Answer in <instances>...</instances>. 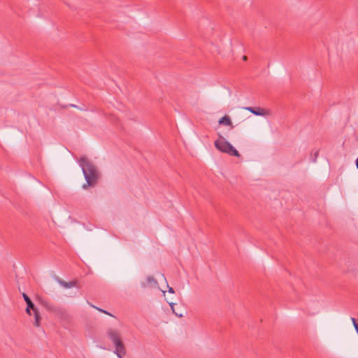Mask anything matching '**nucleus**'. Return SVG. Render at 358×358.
Wrapping results in <instances>:
<instances>
[{
    "label": "nucleus",
    "mask_w": 358,
    "mask_h": 358,
    "mask_svg": "<svg viewBox=\"0 0 358 358\" xmlns=\"http://www.w3.org/2000/svg\"><path fill=\"white\" fill-rule=\"evenodd\" d=\"M78 164L86 180V183L83 185V189L95 186L100 177L96 166L85 157H80Z\"/></svg>",
    "instance_id": "nucleus-1"
},
{
    "label": "nucleus",
    "mask_w": 358,
    "mask_h": 358,
    "mask_svg": "<svg viewBox=\"0 0 358 358\" xmlns=\"http://www.w3.org/2000/svg\"><path fill=\"white\" fill-rule=\"evenodd\" d=\"M219 138L215 141V148L222 152L227 153L231 156L240 157L238 151L221 135L218 134Z\"/></svg>",
    "instance_id": "nucleus-2"
},
{
    "label": "nucleus",
    "mask_w": 358,
    "mask_h": 358,
    "mask_svg": "<svg viewBox=\"0 0 358 358\" xmlns=\"http://www.w3.org/2000/svg\"><path fill=\"white\" fill-rule=\"evenodd\" d=\"M112 343L115 347L114 352L119 358H123L126 355V348L121 337Z\"/></svg>",
    "instance_id": "nucleus-3"
},
{
    "label": "nucleus",
    "mask_w": 358,
    "mask_h": 358,
    "mask_svg": "<svg viewBox=\"0 0 358 358\" xmlns=\"http://www.w3.org/2000/svg\"><path fill=\"white\" fill-rule=\"evenodd\" d=\"M38 301L48 311L52 313H57L59 311L58 307L42 297H38Z\"/></svg>",
    "instance_id": "nucleus-4"
},
{
    "label": "nucleus",
    "mask_w": 358,
    "mask_h": 358,
    "mask_svg": "<svg viewBox=\"0 0 358 358\" xmlns=\"http://www.w3.org/2000/svg\"><path fill=\"white\" fill-rule=\"evenodd\" d=\"M55 280L61 286L64 287V288H71V287H79L78 282L76 280H71L69 282H66L57 276L55 277Z\"/></svg>",
    "instance_id": "nucleus-5"
},
{
    "label": "nucleus",
    "mask_w": 358,
    "mask_h": 358,
    "mask_svg": "<svg viewBox=\"0 0 358 358\" xmlns=\"http://www.w3.org/2000/svg\"><path fill=\"white\" fill-rule=\"evenodd\" d=\"M106 335H107V337L108 338V339L111 342H113L121 337L120 333L117 330L112 329V328H109L106 330Z\"/></svg>",
    "instance_id": "nucleus-6"
},
{
    "label": "nucleus",
    "mask_w": 358,
    "mask_h": 358,
    "mask_svg": "<svg viewBox=\"0 0 358 358\" xmlns=\"http://www.w3.org/2000/svg\"><path fill=\"white\" fill-rule=\"evenodd\" d=\"M22 296L27 303L26 313L28 315H31V309L34 310V309L36 308V307H35V306H34V303L32 302V301L31 300V299L25 293L22 294Z\"/></svg>",
    "instance_id": "nucleus-7"
},
{
    "label": "nucleus",
    "mask_w": 358,
    "mask_h": 358,
    "mask_svg": "<svg viewBox=\"0 0 358 358\" xmlns=\"http://www.w3.org/2000/svg\"><path fill=\"white\" fill-rule=\"evenodd\" d=\"M245 109L256 115H265L267 114L266 111L264 108L260 107H246L245 108Z\"/></svg>",
    "instance_id": "nucleus-8"
},
{
    "label": "nucleus",
    "mask_w": 358,
    "mask_h": 358,
    "mask_svg": "<svg viewBox=\"0 0 358 358\" xmlns=\"http://www.w3.org/2000/svg\"><path fill=\"white\" fill-rule=\"evenodd\" d=\"M218 122L220 124H223L225 126H231V128L234 127V126L232 125L231 120L229 116H228V115H224V117H221L219 120Z\"/></svg>",
    "instance_id": "nucleus-9"
},
{
    "label": "nucleus",
    "mask_w": 358,
    "mask_h": 358,
    "mask_svg": "<svg viewBox=\"0 0 358 358\" xmlns=\"http://www.w3.org/2000/svg\"><path fill=\"white\" fill-rule=\"evenodd\" d=\"M34 311V326L36 327H38L40 326V324H41V317L40 315V313L38 310V308H35L34 310H32Z\"/></svg>",
    "instance_id": "nucleus-10"
},
{
    "label": "nucleus",
    "mask_w": 358,
    "mask_h": 358,
    "mask_svg": "<svg viewBox=\"0 0 358 358\" xmlns=\"http://www.w3.org/2000/svg\"><path fill=\"white\" fill-rule=\"evenodd\" d=\"M146 282L152 287L157 285V281L152 276H148L146 279Z\"/></svg>",
    "instance_id": "nucleus-11"
},
{
    "label": "nucleus",
    "mask_w": 358,
    "mask_h": 358,
    "mask_svg": "<svg viewBox=\"0 0 358 358\" xmlns=\"http://www.w3.org/2000/svg\"><path fill=\"white\" fill-rule=\"evenodd\" d=\"M176 305V303H173V302L169 303V306H170V307H171V310H172L173 313H175V314H176V316H178V317H182V314H178V313L175 311L174 306H175Z\"/></svg>",
    "instance_id": "nucleus-12"
},
{
    "label": "nucleus",
    "mask_w": 358,
    "mask_h": 358,
    "mask_svg": "<svg viewBox=\"0 0 358 358\" xmlns=\"http://www.w3.org/2000/svg\"><path fill=\"white\" fill-rule=\"evenodd\" d=\"M93 307H94V308H96V310H98L99 311L101 312V313H105V314H106V315H108L113 316V315H112V314H110V313H108V311H106V310H103V309H101V308H97V307H96V306H93Z\"/></svg>",
    "instance_id": "nucleus-13"
},
{
    "label": "nucleus",
    "mask_w": 358,
    "mask_h": 358,
    "mask_svg": "<svg viewBox=\"0 0 358 358\" xmlns=\"http://www.w3.org/2000/svg\"><path fill=\"white\" fill-rule=\"evenodd\" d=\"M167 287H168V292H169V293H171V294L175 293V291H174V289H173V287H169V285H167Z\"/></svg>",
    "instance_id": "nucleus-14"
},
{
    "label": "nucleus",
    "mask_w": 358,
    "mask_h": 358,
    "mask_svg": "<svg viewBox=\"0 0 358 358\" xmlns=\"http://www.w3.org/2000/svg\"><path fill=\"white\" fill-rule=\"evenodd\" d=\"M318 155H319V150H317V151L315 152V154H314V155H315L314 162H315V161H316V159H317V157H318Z\"/></svg>",
    "instance_id": "nucleus-15"
},
{
    "label": "nucleus",
    "mask_w": 358,
    "mask_h": 358,
    "mask_svg": "<svg viewBox=\"0 0 358 358\" xmlns=\"http://www.w3.org/2000/svg\"><path fill=\"white\" fill-rule=\"evenodd\" d=\"M355 164H356L357 169H358V157L357 158V159L355 161Z\"/></svg>",
    "instance_id": "nucleus-16"
},
{
    "label": "nucleus",
    "mask_w": 358,
    "mask_h": 358,
    "mask_svg": "<svg viewBox=\"0 0 358 358\" xmlns=\"http://www.w3.org/2000/svg\"><path fill=\"white\" fill-rule=\"evenodd\" d=\"M247 59H248L247 56H243V59L244 61H246V60H247Z\"/></svg>",
    "instance_id": "nucleus-17"
},
{
    "label": "nucleus",
    "mask_w": 358,
    "mask_h": 358,
    "mask_svg": "<svg viewBox=\"0 0 358 358\" xmlns=\"http://www.w3.org/2000/svg\"><path fill=\"white\" fill-rule=\"evenodd\" d=\"M142 287H146V285H145V282H143V283L142 284Z\"/></svg>",
    "instance_id": "nucleus-18"
},
{
    "label": "nucleus",
    "mask_w": 358,
    "mask_h": 358,
    "mask_svg": "<svg viewBox=\"0 0 358 358\" xmlns=\"http://www.w3.org/2000/svg\"><path fill=\"white\" fill-rule=\"evenodd\" d=\"M71 107H76V106L73 105V104H71Z\"/></svg>",
    "instance_id": "nucleus-19"
},
{
    "label": "nucleus",
    "mask_w": 358,
    "mask_h": 358,
    "mask_svg": "<svg viewBox=\"0 0 358 358\" xmlns=\"http://www.w3.org/2000/svg\"><path fill=\"white\" fill-rule=\"evenodd\" d=\"M357 140H358V137H357Z\"/></svg>",
    "instance_id": "nucleus-20"
}]
</instances>
